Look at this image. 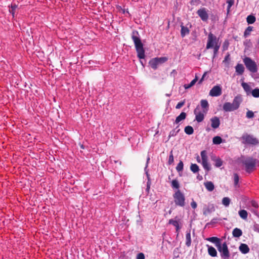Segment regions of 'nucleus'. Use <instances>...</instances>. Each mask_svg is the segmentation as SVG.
Here are the masks:
<instances>
[{
  "label": "nucleus",
  "mask_w": 259,
  "mask_h": 259,
  "mask_svg": "<svg viewBox=\"0 0 259 259\" xmlns=\"http://www.w3.org/2000/svg\"><path fill=\"white\" fill-rule=\"evenodd\" d=\"M132 39L134 42L138 57L140 59H144L145 57V50L143 47L139 32L137 30L133 31Z\"/></svg>",
  "instance_id": "1"
},
{
  "label": "nucleus",
  "mask_w": 259,
  "mask_h": 259,
  "mask_svg": "<svg viewBox=\"0 0 259 259\" xmlns=\"http://www.w3.org/2000/svg\"><path fill=\"white\" fill-rule=\"evenodd\" d=\"M243 61L246 68L252 73L251 76L254 79L259 78V74L256 73L257 66L256 62L250 58L247 57H245Z\"/></svg>",
  "instance_id": "2"
},
{
  "label": "nucleus",
  "mask_w": 259,
  "mask_h": 259,
  "mask_svg": "<svg viewBox=\"0 0 259 259\" xmlns=\"http://www.w3.org/2000/svg\"><path fill=\"white\" fill-rule=\"evenodd\" d=\"M242 101V97L240 95L234 97L233 102H225L223 106L224 111L226 112H231L238 109Z\"/></svg>",
  "instance_id": "3"
},
{
  "label": "nucleus",
  "mask_w": 259,
  "mask_h": 259,
  "mask_svg": "<svg viewBox=\"0 0 259 259\" xmlns=\"http://www.w3.org/2000/svg\"><path fill=\"white\" fill-rule=\"evenodd\" d=\"M241 162L246 172L250 174L255 169V159L250 157H245L242 160Z\"/></svg>",
  "instance_id": "4"
},
{
  "label": "nucleus",
  "mask_w": 259,
  "mask_h": 259,
  "mask_svg": "<svg viewBox=\"0 0 259 259\" xmlns=\"http://www.w3.org/2000/svg\"><path fill=\"white\" fill-rule=\"evenodd\" d=\"M174 202L176 205L184 207L185 205V197L179 190H177L173 194Z\"/></svg>",
  "instance_id": "5"
},
{
  "label": "nucleus",
  "mask_w": 259,
  "mask_h": 259,
  "mask_svg": "<svg viewBox=\"0 0 259 259\" xmlns=\"http://www.w3.org/2000/svg\"><path fill=\"white\" fill-rule=\"evenodd\" d=\"M217 45H221V43L219 42V38H217V36L213 35L212 33H209L208 35L206 49H211L216 47Z\"/></svg>",
  "instance_id": "6"
},
{
  "label": "nucleus",
  "mask_w": 259,
  "mask_h": 259,
  "mask_svg": "<svg viewBox=\"0 0 259 259\" xmlns=\"http://www.w3.org/2000/svg\"><path fill=\"white\" fill-rule=\"evenodd\" d=\"M241 139L242 140V143L244 144L255 145L259 143L256 138H254L252 135L247 134H243Z\"/></svg>",
  "instance_id": "7"
},
{
  "label": "nucleus",
  "mask_w": 259,
  "mask_h": 259,
  "mask_svg": "<svg viewBox=\"0 0 259 259\" xmlns=\"http://www.w3.org/2000/svg\"><path fill=\"white\" fill-rule=\"evenodd\" d=\"M217 248L220 253L221 257L223 259H229L230 252L226 242H225L223 244L222 243L217 247Z\"/></svg>",
  "instance_id": "8"
},
{
  "label": "nucleus",
  "mask_w": 259,
  "mask_h": 259,
  "mask_svg": "<svg viewBox=\"0 0 259 259\" xmlns=\"http://www.w3.org/2000/svg\"><path fill=\"white\" fill-rule=\"evenodd\" d=\"M167 60V58L166 57H156L152 59L149 61V65L152 68L155 70L157 68L158 66L164 62H165Z\"/></svg>",
  "instance_id": "9"
},
{
  "label": "nucleus",
  "mask_w": 259,
  "mask_h": 259,
  "mask_svg": "<svg viewBox=\"0 0 259 259\" xmlns=\"http://www.w3.org/2000/svg\"><path fill=\"white\" fill-rule=\"evenodd\" d=\"M207 113V112L201 109L199 106H197L194 111V113L195 115V120L198 122H202L204 120L205 115Z\"/></svg>",
  "instance_id": "10"
},
{
  "label": "nucleus",
  "mask_w": 259,
  "mask_h": 259,
  "mask_svg": "<svg viewBox=\"0 0 259 259\" xmlns=\"http://www.w3.org/2000/svg\"><path fill=\"white\" fill-rule=\"evenodd\" d=\"M202 162L201 164L205 170L208 171L210 170V166L208 162L207 153L206 150H203L200 153Z\"/></svg>",
  "instance_id": "11"
},
{
  "label": "nucleus",
  "mask_w": 259,
  "mask_h": 259,
  "mask_svg": "<svg viewBox=\"0 0 259 259\" xmlns=\"http://www.w3.org/2000/svg\"><path fill=\"white\" fill-rule=\"evenodd\" d=\"M208 12V10L207 9L201 8L197 10V14L203 21L206 22L209 17Z\"/></svg>",
  "instance_id": "12"
},
{
  "label": "nucleus",
  "mask_w": 259,
  "mask_h": 259,
  "mask_svg": "<svg viewBox=\"0 0 259 259\" xmlns=\"http://www.w3.org/2000/svg\"><path fill=\"white\" fill-rule=\"evenodd\" d=\"M222 93V89L221 85L214 86L209 91V95L211 97L220 96Z\"/></svg>",
  "instance_id": "13"
},
{
  "label": "nucleus",
  "mask_w": 259,
  "mask_h": 259,
  "mask_svg": "<svg viewBox=\"0 0 259 259\" xmlns=\"http://www.w3.org/2000/svg\"><path fill=\"white\" fill-rule=\"evenodd\" d=\"M258 207V205L257 202L255 200H252L248 202L247 204V208L249 209L254 214H256V209Z\"/></svg>",
  "instance_id": "14"
},
{
  "label": "nucleus",
  "mask_w": 259,
  "mask_h": 259,
  "mask_svg": "<svg viewBox=\"0 0 259 259\" xmlns=\"http://www.w3.org/2000/svg\"><path fill=\"white\" fill-rule=\"evenodd\" d=\"M210 120L211 122V126L213 128L216 129L219 127L220 125V120L219 117L214 116L210 118Z\"/></svg>",
  "instance_id": "15"
},
{
  "label": "nucleus",
  "mask_w": 259,
  "mask_h": 259,
  "mask_svg": "<svg viewBox=\"0 0 259 259\" xmlns=\"http://www.w3.org/2000/svg\"><path fill=\"white\" fill-rule=\"evenodd\" d=\"M206 240L215 244L217 248L222 244L221 239L217 237H211L206 239Z\"/></svg>",
  "instance_id": "16"
},
{
  "label": "nucleus",
  "mask_w": 259,
  "mask_h": 259,
  "mask_svg": "<svg viewBox=\"0 0 259 259\" xmlns=\"http://www.w3.org/2000/svg\"><path fill=\"white\" fill-rule=\"evenodd\" d=\"M211 160L214 162V165L217 167H220L222 166L223 164V160L219 157L215 156H212L211 157Z\"/></svg>",
  "instance_id": "17"
},
{
  "label": "nucleus",
  "mask_w": 259,
  "mask_h": 259,
  "mask_svg": "<svg viewBox=\"0 0 259 259\" xmlns=\"http://www.w3.org/2000/svg\"><path fill=\"white\" fill-rule=\"evenodd\" d=\"M186 242L185 244L187 247H190L191 245V230L188 229L186 232Z\"/></svg>",
  "instance_id": "18"
},
{
  "label": "nucleus",
  "mask_w": 259,
  "mask_h": 259,
  "mask_svg": "<svg viewBox=\"0 0 259 259\" xmlns=\"http://www.w3.org/2000/svg\"><path fill=\"white\" fill-rule=\"evenodd\" d=\"M200 107L201 109L207 112L209 108L208 101L206 100H201Z\"/></svg>",
  "instance_id": "19"
},
{
  "label": "nucleus",
  "mask_w": 259,
  "mask_h": 259,
  "mask_svg": "<svg viewBox=\"0 0 259 259\" xmlns=\"http://www.w3.org/2000/svg\"><path fill=\"white\" fill-rule=\"evenodd\" d=\"M168 224L173 225L175 227L182 224L181 219H178L177 217L175 219L169 220Z\"/></svg>",
  "instance_id": "20"
},
{
  "label": "nucleus",
  "mask_w": 259,
  "mask_h": 259,
  "mask_svg": "<svg viewBox=\"0 0 259 259\" xmlns=\"http://www.w3.org/2000/svg\"><path fill=\"white\" fill-rule=\"evenodd\" d=\"M181 35L182 37H185L190 33V30L187 26H184L183 24L181 25Z\"/></svg>",
  "instance_id": "21"
},
{
  "label": "nucleus",
  "mask_w": 259,
  "mask_h": 259,
  "mask_svg": "<svg viewBox=\"0 0 259 259\" xmlns=\"http://www.w3.org/2000/svg\"><path fill=\"white\" fill-rule=\"evenodd\" d=\"M244 70L245 68L242 64H238L235 66V70L237 75H242L243 73Z\"/></svg>",
  "instance_id": "22"
},
{
  "label": "nucleus",
  "mask_w": 259,
  "mask_h": 259,
  "mask_svg": "<svg viewBox=\"0 0 259 259\" xmlns=\"http://www.w3.org/2000/svg\"><path fill=\"white\" fill-rule=\"evenodd\" d=\"M239 250L243 254H246L249 251V248L246 244L242 243L240 245Z\"/></svg>",
  "instance_id": "23"
},
{
  "label": "nucleus",
  "mask_w": 259,
  "mask_h": 259,
  "mask_svg": "<svg viewBox=\"0 0 259 259\" xmlns=\"http://www.w3.org/2000/svg\"><path fill=\"white\" fill-rule=\"evenodd\" d=\"M208 247V253L209 255L212 257L217 256V251L216 249L212 246L207 245Z\"/></svg>",
  "instance_id": "24"
},
{
  "label": "nucleus",
  "mask_w": 259,
  "mask_h": 259,
  "mask_svg": "<svg viewBox=\"0 0 259 259\" xmlns=\"http://www.w3.org/2000/svg\"><path fill=\"white\" fill-rule=\"evenodd\" d=\"M186 117V113L182 112L181 113V114L177 117L176 120L175 121V123L178 124L180 121H181L183 120H184Z\"/></svg>",
  "instance_id": "25"
},
{
  "label": "nucleus",
  "mask_w": 259,
  "mask_h": 259,
  "mask_svg": "<svg viewBox=\"0 0 259 259\" xmlns=\"http://www.w3.org/2000/svg\"><path fill=\"white\" fill-rule=\"evenodd\" d=\"M206 189L209 192L212 191L214 189V186L212 182L210 181L204 183Z\"/></svg>",
  "instance_id": "26"
},
{
  "label": "nucleus",
  "mask_w": 259,
  "mask_h": 259,
  "mask_svg": "<svg viewBox=\"0 0 259 259\" xmlns=\"http://www.w3.org/2000/svg\"><path fill=\"white\" fill-rule=\"evenodd\" d=\"M232 234L235 237H239L242 235V232L241 229L236 228L233 230Z\"/></svg>",
  "instance_id": "27"
},
{
  "label": "nucleus",
  "mask_w": 259,
  "mask_h": 259,
  "mask_svg": "<svg viewBox=\"0 0 259 259\" xmlns=\"http://www.w3.org/2000/svg\"><path fill=\"white\" fill-rule=\"evenodd\" d=\"M241 85L247 95L251 93V88L247 83L243 82L242 83Z\"/></svg>",
  "instance_id": "28"
},
{
  "label": "nucleus",
  "mask_w": 259,
  "mask_h": 259,
  "mask_svg": "<svg viewBox=\"0 0 259 259\" xmlns=\"http://www.w3.org/2000/svg\"><path fill=\"white\" fill-rule=\"evenodd\" d=\"M180 129L179 128V125L177 126L175 128L171 131L169 133V136H168V139L171 137H175L180 132Z\"/></svg>",
  "instance_id": "29"
},
{
  "label": "nucleus",
  "mask_w": 259,
  "mask_h": 259,
  "mask_svg": "<svg viewBox=\"0 0 259 259\" xmlns=\"http://www.w3.org/2000/svg\"><path fill=\"white\" fill-rule=\"evenodd\" d=\"M239 216L243 220H246L248 216L247 212L244 209H242L238 212Z\"/></svg>",
  "instance_id": "30"
},
{
  "label": "nucleus",
  "mask_w": 259,
  "mask_h": 259,
  "mask_svg": "<svg viewBox=\"0 0 259 259\" xmlns=\"http://www.w3.org/2000/svg\"><path fill=\"white\" fill-rule=\"evenodd\" d=\"M184 131L186 134L189 135H192L194 133L193 128L190 125L186 126L185 127Z\"/></svg>",
  "instance_id": "31"
},
{
  "label": "nucleus",
  "mask_w": 259,
  "mask_h": 259,
  "mask_svg": "<svg viewBox=\"0 0 259 259\" xmlns=\"http://www.w3.org/2000/svg\"><path fill=\"white\" fill-rule=\"evenodd\" d=\"M171 186L173 189H177L179 190L180 188V184L178 181L176 179L173 180L171 183Z\"/></svg>",
  "instance_id": "32"
},
{
  "label": "nucleus",
  "mask_w": 259,
  "mask_h": 259,
  "mask_svg": "<svg viewBox=\"0 0 259 259\" xmlns=\"http://www.w3.org/2000/svg\"><path fill=\"white\" fill-rule=\"evenodd\" d=\"M246 21L249 24H253L255 21V17L253 15H250L247 16Z\"/></svg>",
  "instance_id": "33"
},
{
  "label": "nucleus",
  "mask_w": 259,
  "mask_h": 259,
  "mask_svg": "<svg viewBox=\"0 0 259 259\" xmlns=\"http://www.w3.org/2000/svg\"><path fill=\"white\" fill-rule=\"evenodd\" d=\"M230 199L229 197H226L223 198L222 199V204L225 206H229L230 203Z\"/></svg>",
  "instance_id": "34"
},
{
  "label": "nucleus",
  "mask_w": 259,
  "mask_h": 259,
  "mask_svg": "<svg viewBox=\"0 0 259 259\" xmlns=\"http://www.w3.org/2000/svg\"><path fill=\"white\" fill-rule=\"evenodd\" d=\"M190 169L193 172L196 173L199 171V168L196 164H192L190 166Z\"/></svg>",
  "instance_id": "35"
},
{
  "label": "nucleus",
  "mask_w": 259,
  "mask_h": 259,
  "mask_svg": "<svg viewBox=\"0 0 259 259\" xmlns=\"http://www.w3.org/2000/svg\"><path fill=\"white\" fill-rule=\"evenodd\" d=\"M212 142L214 144H220L222 142V139L219 136H215L213 138Z\"/></svg>",
  "instance_id": "36"
},
{
  "label": "nucleus",
  "mask_w": 259,
  "mask_h": 259,
  "mask_svg": "<svg viewBox=\"0 0 259 259\" xmlns=\"http://www.w3.org/2000/svg\"><path fill=\"white\" fill-rule=\"evenodd\" d=\"M184 164L182 161H180L176 167V170L178 172H180L183 170Z\"/></svg>",
  "instance_id": "37"
},
{
  "label": "nucleus",
  "mask_w": 259,
  "mask_h": 259,
  "mask_svg": "<svg viewBox=\"0 0 259 259\" xmlns=\"http://www.w3.org/2000/svg\"><path fill=\"white\" fill-rule=\"evenodd\" d=\"M251 94L252 96L254 98H259V89L256 88L253 90Z\"/></svg>",
  "instance_id": "38"
},
{
  "label": "nucleus",
  "mask_w": 259,
  "mask_h": 259,
  "mask_svg": "<svg viewBox=\"0 0 259 259\" xmlns=\"http://www.w3.org/2000/svg\"><path fill=\"white\" fill-rule=\"evenodd\" d=\"M227 13H229L230 11L231 7L234 4V0H227Z\"/></svg>",
  "instance_id": "39"
},
{
  "label": "nucleus",
  "mask_w": 259,
  "mask_h": 259,
  "mask_svg": "<svg viewBox=\"0 0 259 259\" xmlns=\"http://www.w3.org/2000/svg\"><path fill=\"white\" fill-rule=\"evenodd\" d=\"M174 161V155L172 150H171L169 153V155L168 157V164L169 165H171Z\"/></svg>",
  "instance_id": "40"
},
{
  "label": "nucleus",
  "mask_w": 259,
  "mask_h": 259,
  "mask_svg": "<svg viewBox=\"0 0 259 259\" xmlns=\"http://www.w3.org/2000/svg\"><path fill=\"white\" fill-rule=\"evenodd\" d=\"M253 27L252 26H248L245 30L244 32V37H246L247 36H248L250 32L252 30Z\"/></svg>",
  "instance_id": "41"
},
{
  "label": "nucleus",
  "mask_w": 259,
  "mask_h": 259,
  "mask_svg": "<svg viewBox=\"0 0 259 259\" xmlns=\"http://www.w3.org/2000/svg\"><path fill=\"white\" fill-rule=\"evenodd\" d=\"M221 45H217L216 47L212 48L213 51V58L215 57L218 53Z\"/></svg>",
  "instance_id": "42"
},
{
  "label": "nucleus",
  "mask_w": 259,
  "mask_h": 259,
  "mask_svg": "<svg viewBox=\"0 0 259 259\" xmlns=\"http://www.w3.org/2000/svg\"><path fill=\"white\" fill-rule=\"evenodd\" d=\"M239 181V177L237 174H234V185L236 186L238 185V183Z\"/></svg>",
  "instance_id": "43"
},
{
  "label": "nucleus",
  "mask_w": 259,
  "mask_h": 259,
  "mask_svg": "<svg viewBox=\"0 0 259 259\" xmlns=\"http://www.w3.org/2000/svg\"><path fill=\"white\" fill-rule=\"evenodd\" d=\"M17 8V6L16 5H11V9L9 10L10 13L12 14L13 17H14L15 11Z\"/></svg>",
  "instance_id": "44"
},
{
  "label": "nucleus",
  "mask_w": 259,
  "mask_h": 259,
  "mask_svg": "<svg viewBox=\"0 0 259 259\" xmlns=\"http://www.w3.org/2000/svg\"><path fill=\"white\" fill-rule=\"evenodd\" d=\"M254 117V113L250 110H248L246 112V117L248 118H252Z\"/></svg>",
  "instance_id": "45"
},
{
  "label": "nucleus",
  "mask_w": 259,
  "mask_h": 259,
  "mask_svg": "<svg viewBox=\"0 0 259 259\" xmlns=\"http://www.w3.org/2000/svg\"><path fill=\"white\" fill-rule=\"evenodd\" d=\"M214 211V208L213 206H212V207L209 209V208H207L204 211V214H206L207 213H209L210 212H211L212 211Z\"/></svg>",
  "instance_id": "46"
},
{
  "label": "nucleus",
  "mask_w": 259,
  "mask_h": 259,
  "mask_svg": "<svg viewBox=\"0 0 259 259\" xmlns=\"http://www.w3.org/2000/svg\"><path fill=\"white\" fill-rule=\"evenodd\" d=\"M244 45L246 46V47H250L252 45V44H251V42L250 41V39H246L244 42Z\"/></svg>",
  "instance_id": "47"
},
{
  "label": "nucleus",
  "mask_w": 259,
  "mask_h": 259,
  "mask_svg": "<svg viewBox=\"0 0 259 259\" xmlns=\"http://www.w3.org/2000/svg\"><path fill=\"white\" fill-rule=\"evenodd\" d=\"M185 104V101L179 102L176 106V109H180Z\"/></svg>",
  "instance_id": "48"
},
{
  "label": "nucleus",
  "mask_w": 259,
  "mask_h": 259,
  "mask_svg": "<svg viewBox=\"0 0 259 259\" xmlns=\"http://www.w3.org/2000/svg\"><path fill=\"white\" fill-rule=\"evenodd\" d=\"M218 219L217 218H213L212 219L210 222L208 223L207 224V225H213L214 224H215L218 222Z\"/></svg>",
  "instance_id": "49"
},
{
  "label": "nucleus",
  "mask_w": 259,
  "mask_h": 259,
  "mask_svg": "<svg viewBox=\"0 0 259 259\" xmlns=\"http://www.w3.org/2000/svg\"><path fill=\"white\" fill-rule=\"evenodd\" d=\"M137 259H145L144 254L143 253H139L137 255Z\"/></svg>",
  "instance_id": "50"
},
{
  "label": "nucleus",
  "mask_w": 259,
  "mask_h": 259,
  "mask_svg": "<svg viewBox=\"0 0 259 259\" xmlns=\"http://www.w3.org/2000/svg\"><path fill=\"white\" fill-rule=\"evenodd\" d=\"M191 206L192 208L195 209L197 207V204L195 201H194L193 199H192V202H191Z\"/></svg>",
  "instance_id": "51"
},
{
  "label": "nucleus",
  "mask_w": 259,
  "mask_h": 259,
  "mask_svg": "<svg viewBox=\"0 0 259 259\" xmlns=\"http://www.w3.org/2000/svg\"><path fill=\"white\" fill-rule=\"evenodd\" d=\"M149 160H150V157H148L147 159V162H146V166L145 167V172H146V173L147 176H148V172L147 171V167H148V163H149Z\"/></svg>",
  "instance_id": "52"
},
{
  "label": "nucleus",
  "mask_w": 259,
  "mask_h": 259,
  "mask_svg": "<svg viewBox=\"0 0 259 259\" xmlns=\"http://www.w3.org/2000/svg\"><path fill=\"white\" fill-rule=\"evenodd\" d=\"M253 229L254 231L257 232L259 233V225L255 224L254 225Z\"/></svg>",
  "instance_id": "53"
},
{
  "label": "nucleus",
  "mask_w": 259,
  "mask_h": 259,
  "mask_svg": "<svg viewBox=\"0 0 259 259\" xmlns=\"http://www.w3.org/2000/svg\"><path fill=\"white\" fill-rule=\"evenodd\" d=\"M197 81V77H196L194 79H193L191 81V82L190 83V85H191L192 86H193L196 83Z\"/></svg>",
  "instance_id": "54"
},
{
  "label": "nucleus",
  "mask_w": 259,
  "mask_h": 259,
  "mask_svg": "<svg viewBox=\"0 0 259 259\" xmlns=\"http://www.w3.org/2000/svg\"><path fill=\"white\" fill-rule=\"evenodd\" d=\"M176 228V231L177 233L178 234H179L180 232V230L181 229V225H179V226H177Z\"/></svg>",
  "instance_id": "55"
},
{
  "label": "nucleus",
  "mask_w": 259,
  "mask_h": 259,
  "mask_svg": "<svg viewBox=\"0 0 259 259\" xmlns=\"http://www.w3.org/2000/svg\"><path fill=\"white\" fill-rule=\"evenodd\" d=\"M230 59V55L228 54L225 56V59L223 61L224 63L227 62Z\"/></svg>",
  "instance_id": "56"
},
{
  "label": "nucleus",
  "mask_w": 259,
  "mask_h": 259,
  "mask_svg": "<svg viewBox=\"0 0 259 259\" xmlns=\"http://www.w3.org/2000/svg\"><path fill=\"white\" fill-rule=\"evenodd\" d=\"M192 86L191 85H190V83H189V84H184V87L185 89H188L190 88H191Z\"/></svg>",
  "instance_id": "57"
},
{
  "label": "nucleus",
  "mask_w": 259,
  "mask_h": 259,
  "mask_svg": "<svg viewBox=\"0 0 259 259\" xmlns=\"http://www.w3.org/2000/svg\"><path fill=\"white\" fill-rule=\"evenodd\" d=\"M207 74V72H204V73L203 74V75H202L201 78L200 79V80H199V83H201L203 80H204V78H205V75H206Z\"/></svg>",
  "instance_id": "58"
},
{
  "label": "nucleus",
  "mask_w": 259,
  "mask_h": 259,
  "mask_svg": "<svg viewBox=\"0 0 259 259\" xmlns=\"http://www.w3.org/2000/svg\"><path fill=\"white\" fill-rule=\"evenodd\" d=\"M197 161L198 162H200V157L199 156H197Z\"/></svg>",
  "instance_id": "59"
},
{
  "label": "nucleus",
  "mask_w": 259,
  "mask_h": 259,
  "mask_svg": "<svg viewBox=\"0 0 259 259\" xmlns=\"http://www.w3.org/2000/svg\"><path fill=\"white\" fill-rule=\"evenodd\" d=\"M206 130L207 131H208H208H209V128H207L206 129Z\"/></svg>",
  "instance_id": "60"
},
{
  "label": "nucleus",
  "mask_w": 259,
  "mask_h": 259,
  "mask_svg": "<svg viewBox=\"0 0 259 259\" xmlns=\"http://www.w3.org/2000/svg\"><path fill=\"white\" fill-rule=\"evenodd\" d=\"M166 96L169 97V96H170V95H169V94H166Z\"/></svg>",
  "instance_id": "61"
},
{
  "label": "nucleus",
  "mask_w": 259,
  "mask_h": 259,
  "mask_svg": "<svg viewBox=\"0 0 259 259\" xmlns=\"http://www.w3.org/2000/svg\"><path fill=\"white\" fill-rule=\"evenodd\" d=\"M258 44L259 45V38H258Z\"/></svg>",
  "instance_id": "62"
},
{
  "label": "nucleus",
  "mask_w": 259,
  "mask_h": 259,
  "mask_svg": "<svg viewBox=\"0 0 259 259\" xmlns=\"http://www.w3.org/2000/svg\"><path fill=\"white\" fill-rule=\"evenodd\" d=\"M202 179V177H201V178L199 179V180H201Z\"/></svg>",
  "instance_id": "63"
}]
</instances>
